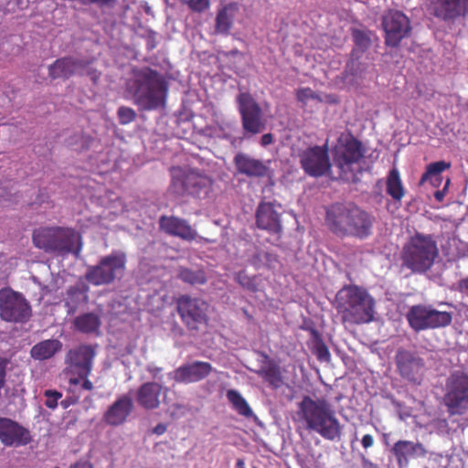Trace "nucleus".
I'll return each mask as SVG.
<instances>
[{
  "instance_id": "1",
  "label": "nucleus",
  "mask_w": 468,
  "mask_h": 468,
  "mask_svg": "<svg viewBox=\"0 0 468 468\" xmlns=\"http://www.w3.org/2000/svg\"><path fill=\"white\" fill-rule=\"evenodd\" d=\"M126 90L139 110L151 112L165 107L169 82L164 74L144 67L133 70V76L126 82Z\"/></svg>"
},
{
  "instance_id": "2",
  "label": "nucleus",
  "mask_w": 468,
  "mask_h": 468,
  "mask_svg": "<svg viewBox=\"0 0 468 468\" xmlns=\"http://www.w3.org/2000/svg\"><path fill=\"white\" fill-rule=\"evenodd\" d=\"M324 223L338 238L365 239L372 234L375 217L354 203H335L326 207Z\"/></svg>"
},
{
  "instance_id": "3",
  "label": "nucleus",
  "mask_w": 468,
  "mask_h": 468,
  "mask_svg": "<svg viewBox=\"0 0 468 468\" xmlns=\"http://www.w3.org/2000/svg\"><path fill=\"white\" fill-rule=\"evenodd\" d=\"M296 414L308 431L330 441L341 440L343 426L336 417L334 407L327 399L303 396L297 404Z\"/></svg>"
},
{
  "instance_id": "4",
  "label": "nucleus",
  "mask_w": 468,
  "mask_h": 468,
  "mask_svg": "<svg viewBox=\"0 0 468 468\" xmlns=\"http://www.w3.org/2000/svg\"><path fill=\"white\" fill-rule=\"evenodd\" d=\"M374 298L358 285L344 286L335 296V309L343 323L349 324H369L375 319Z\"/></svg>"
},
{
  "instance_id": "5",
  "label": "nucleus",
  "mask_w": 468,
  "mask_h": 468,
  "mask_svg": "<svg viewBox=\"0 0 468 468\" xmlns=\"http://www.w3.org/2000/svg\"><path fill=\"white\" fill-rule=\"evenodd\" d=\"M438 256L439 250L433 237L419 232L405 242L400 251L402 267L419 274L430 271Z\"/></svg>"
},
{
  "instance_id": "6",
  "label": "nucleus",
  "mask_w": 468,
  "mask_h": 468,
  "mask_svg": "<svg viewBox=\"0 0 468 468\" xmlns=\"http://www.w3.org/2000/svg\"><path fill=\"white\" fill-rule=\"evenodd\" d=\"M34 245L47 253L78 256L81 250L80 236L72 229L46 227L33 232Z\"/></svg>"
},
{
  "instance_id": "7",
  "label": "nucleus",
  "mask_w": 468,
  "mask_h": 468,
  "mask_svg": "<svg viewBox=\"0 0 468 468\" xmlns=\"http://www.w3.org/2000/svg\"><path fill=\"white\" fill-rule=\"evenodd\" d=\"M442 403L450 416L468 411V373L462 369L450 372L442 386Z\"/></svg>"
},
{
  "instance_id": "8",
  "label": "nucleus",
  "mask_w": 468,
  "mask_h": 468,
  "mask_svg": "<svg viewBox=\"0 0 468 468\" xmlns=\"http://www.w3.org/2000/svg\"><path fill=\"white\" fill-rule=\"evenodd\" d=\"M127 258L122 251H112L102 257L96 265L89 266L85 280L94 286L109 285L123 276Z\"/></svg>"
},
{
  "instance_id": "9",
  "label": "nucleus",
  "mask_w": 468,
  "mask_h": 468,
  "mask_svg": "<svg viewBox=\"0 0 468 468\" xmlns=\"http://www.w3.org/2000/svg\"><path fill=\"white\" fill-rule=\"evenodd\" d=\"M410 328L415 332L446 327L451 324L450 312L439 311L430 304L412 305L406 314Z\"/></svg>"
},
{
  "instance_id": "10",
  "label": "nucleus",
  "mask_w": 468,
  "mask_h": 468,
  "mask_svg": "<svg viewBox=\"0 0 468 468\" xmlns=\"http://www.w3.org/2000/svg\"><path fill=\"white\" fill-rule=\"evenodd\" d=\"M176 312L181 322L190 332H197L208 321V305L197 297L183 294L176 300Z\"/></svg>"
},
{
  "instance_id": "11",
  "label": "nucleus",
  "mask_w": 468,
  "mask_h": 468,
  "mask_svg": "<svg viewBox=\"0 0 468 468\" xmlns=\"http://www.w3.org/2000/svg\"><path fill=\"white\" fill-rule=\"evenodd\" d=\"M394 360L397 372L403 380L413 386L422 384L427 367L424 359L417 352L399 348Z\"/></svg>"
},
{
  "instance_id": "12",
  "label": "nucleus",
  "mask_w": 468,
  "mask_h": 468,
  "mask_svg": "<svg viewBox=\"0 0 468 468\" xmlns=\"http://www.w3.org/2000/svg\"><path fill=\"white\" fill-rule=\"evenodd\" d=\"M0 317L5 322L26 323L31 317V306L22 293L10 288L1 289Z\"/></svg>"
},
{
  "instance_id": "13",
  "label": "nucleus",
  "mask_w": 468,
  "mask_h": 468,
  "mask_svg": "<svg viewBox=\"0 0 468 468\" xmlns=\"http://www.w3.org/2000/svg\"><path fill=\"white\" fill-rule=\"evenodd\" d=\"M364 155L361 142L352 134L338 141L333 152V164L339 169L341 176L353 174V165L357 164Z\"/></svg>"
},
{
  "instance_id": "14",
  "label": "nucleus",
  "mask_w": 468,
  "mask_h": 468,
  "mask_svg": "<svg viewBox=\"0 0 468 468\" xmlns=\"http://www.w3.org/2000/svg\"><path fill=\"white\" fill-rule=\"evenodd\" d=\"M177 172L178 174L173 175L171 182V187L176 195L198 196L202 192L206 193L212 185V181L207 176L197 171L183 172L178 169Z\"/></svg>"
},
{
  "instance_id": "15",
  "label": "nucleus",
  "mask_w": 468,
  "mask_h": 468,
  "mask_svg": "<svg viewBox=\"0 0 468 468\" xmlns=\"http://www.w3.org/2000/svg\"><path fill=\"white\" fill-rule=\"evenodd\" d=\"M382 27L385 32V44L390 48L399 47L411 31L409 17L398 10H388L382 16Z\"/></svg>"
},
{
  "instance_id": "16",
  "label": "nucleus",
  "mask_w": 468,
  "mask_h": 468,
  "mask_svg": "<svg viewBox=\"0 0 468 468\" xmlns=\"http://www.w3.org/2000/svg\"><path fill=\"white\" fill-rule=\"evenodd\" d=\"M95 356L96 350L91 345H80L70 348L65 356L66 369L80 378L89 377Z\"/></svg>"
},
{
  "instance_id": "17",
  "label": "nucleus",
  "mask_w": 468,
  "mask_h": 468,
  "mask_svg": "<svg viewBox=\"0 0 468 468\" xmlns=\"http://www.w3.org/2000/svg\"><path fill=\"white\" fill-rule=\"evenodd\" d=\"M299 157L302 168L310 176H323L332 166L327 148L318 145L305 149Z\"/></svg>"
},
{
  "instance_id": "18",
  "label": "nucleus",
  "mask_w": 468,
  "mask_h": 468,
  "mask_svg": "<svg viewBox=\"0 0 468 468\" xmlns=\"http://www.w3.org/2000/svg\"><path fill=\"white\" fill-rule=\"evenodd\" d=\"M428 10L444 23H454L468 16V0H429Z\"/></svg>"
},
{
  "instance_id": "19",
  "label": "nucleus",
  "mask_w": 468,
  "mask_h": 468,
  "mask_svg": "<svg viewBox=\"0 0 468 468\" xmlns=\"http://www.w3.org/2000/svg\"><path fill=\"white\" fill-rule=\"evenodd\" d=\"M242 126L246 132L257 133L261 126V110L253 97L248 92H241L237 97Z\"/></svg>"
},
{
  "instance_id": "20",
  "label": "nucleus",
  "mask_w": 468,
  "mask_h": 468,
  "mask_svg": "<svg viewBox=\"0 0 468 468\" xmlns=\"http://www.w3.org/2000/svg\"><path fill=\"white\" fill-rule=\"evenodd\" d=\"M33 441L30 431L18 422L0 418V441L6 447H21Z\"/></svg>"
},
{
  "instance_id": "21",
  "label": "nucleus",
  "mask_w": 468,
  "mask_h": 468,
  "mask_svg": "<svg viewBox=\"0 0 468 468\" xmlns=\"http://www.w3.org/2000/svg\"><path fill=\"white\" fill-rule=\"evenodd\" d=\"M213 367L210 363L205 361H194L192 363L183 364L173 372L169 377L176 383L190 384L199 382L207 378L212 372Z\"/></svg>"
},
{
  "instance_id": "22",
  "label": "nucleus",
  "mask_w": 468,
  "mask_h": 468,
  "mask_svg": "<svg viewBox=\"0 0 468 468\" xmlns=\"http://www.w3.org/2000/svg\"><path fill=\"white\" fill-rule=\"evenodd\" d=\"M159 228L165 234L186 241H193L197 237V232L187 220L176 216H161Z\"/></svg>"
},
{
  "instance_id": "23",
  "label": "nucleus",
  "mask_w": 468,
  "mask_h": 468,
  "mask_svg": "<svg viewBox=\"0 0 468 468\" xmlns=\"http://www.w3.org/2000/svg\"><path fill=\"white\" fill-rule=\"evenodd\" d=\"M391 452L399 468L408 467L410 459L424 458L427 455V450L421 442L407 440L396 441L391 448Z\"/></svg>"
},
{
  "instance_id": "24",
  "label": "nucleus",
  "mask_w": 468,
  "mask_h": 468,
  "mask_svg": "<svg viewBox=\"0 0 468 468\" xmlns=\"http://www.w3.org/2000/svg\"><path fill=\"white\" fill-rule=\"evenodd\" d=\"M168 392V388L161 384L150 381L139 387L136 393V401L139 406L145 410H155L161 404L160 397L164 396V401Z\"/></svg>"
},
{
  "instance_id": "25",
  "label": "nucleus",
  "mask_w": 468,
  "mask_h": 468,
  "mask_svg": "<svg viewBox=\"0 0 468 468\" xmlns=\"http://www.w3.org/2000/svg\"><path fill=\"white\" fill-rule=\"evenodd\" d=\"M133 408V399L129 396L123 395L109 407L104 413L103 420L111 426H119L127 420Z\"/></svg>"
},
{
  "instance_id": "26",
  "label": "nucleus",
  "mask_w": 468,
  "mask_h": 468,
  "mask_svg": "<svg viewBox=\"0 0 468 468\" xmlns=\"http://www.w3.org/2000/svg\"><path fill=\"white\" fill-rule=\"evenodd\" d=\"M86 61L82 59L74 58L72 57H64L58 58L54 63L48 67V75L52 80L56 79H69L79 69L86 67Z\"/></svg>"
},
{
  "instance_id": "27",
  "label": "nucleus",
  "mask_w": 468,
  "mask_h": 468,
  "mask_svg": "<svg viewBox=\"0 0 468 468\" xmlns=\"http://www.w3.org/2000/svg\"><path fill=\"white\" fill-rule=\"evenodd\" d=\"M265 382L274 389L289 388L288 372L285 367L271 360L265 355Z\"/></svg>"
},
{
  "instance_id": "28",
  "label": "nucleus",
  "mask_w": 468,
  "mask_h": 468,
  "mask_svg": "<svg viewBox=\"0 0 468 468\" xmlns=\"http://www.w3.org/2000/svg\"><path fill=\"white\" fill-rule=\"evenodd\" d=\"M89 291V286L81 282L70 286L67 290L65 306L68 308L67 312L69 314H74L80 305L88 303Z\"/></svg>"
},
{
  "instance_id": "29",
  "label": "nucleus",
  "mask_w": 468,
  "mask_h": 468,
  "mask_svg": "<svg viewBox=\"0 0 468 468\" xmlns=\"http://www.w3.org/2000/svg\"><path fill=\"white\" fill-rule=\"evenodd\" d=\"M234 165L239 174L247 176H261L263 175V163L250 155L238 153L234 157Z\"/></svg>"
},
{
  "instance_id": "30",
  "label": "nucleus",
  "mask_w": 468,
  "mask_h": 468,
  "mask_svg": "<svg viewBox=\"0 0 468 468\" xmlns=\"http://www.w3.org/2000/svg\"><path fill=\"white\" fill-rule=\"evenodd\" d=\"M61 347L62 344L59 340L47 339L33 346L30 355L35 360H47L51 358Z\"/></svg>"
},
{
  "instance_id": "31",
  "label": "nucleus",
  "mask_w": 468,
  "mask_h": 468,
  "mask_svg": "<svg viewBox=\"0 0 468 468\" xmlns=\"http://www.w3.org/2000/svg\"><path fill=\"white\" fill-rule=\"evenodd\" d=\"M451 166L452 164L446 161H438L429 164L426 166V171L422 174L419 184L422 186L426 182L430 181L433 186H440L442 182L441 174L443 171L450 169Z\"/></svg>"
},
{
  "instance_id": "32",
  "label": "nucleus",
  "mask_w": 468,
  "mask_h": 468,
  "mask_svg": "<svg viewBox=\"0 0 468 468\" xmlns=\"http://www.w3.org/2000/svg\"><path fill=\"white\" fill-rule=\"evenodd\" d=\"M386 192L391 198L398 203H400L405 196V188L400 178L399 172L397 168H392L387 176L386 180Z\"/></svg>"
},
{
  "instance_id": "33",
  "label": "nucleus",
  "mask_w": 468,
  "mask_h": 468,
  "mask_svg": "<svg viewBox=\"0 0 468 468\" xmlns=\"http://www.w3.org/2000/svg\"><path fill=\"white\" fill-rule=\"evenodd\" d=\"M101 324L100 316L94 313L82 314L78 315L73 321L75 330L82 334L96 333L101 327Z\"/></svg>"
},
{
  "instance_id": "34",
  "label": "nucleus",
  "mask_w": 468,
  "mask_h": 468,
  "mask_svg": "<svg viewBox=\"0 0 468 468\" xmlns=\"http://www.w3.org/2000/svg\"><path fill=\"white\" fill-rule=\"evenodd\" d=\"M226 396L232 408L240 416H243L247 419L253 418L255 420H257V417L253 414L251 408L238 390L229 389L227 391Z\"/></svg>"
},
{
  "instance_id": "35",
  "label": "nucleus",
  "mask_w": 468,
  "mask_h": 468,
  "mask_svg": "<svg viewBox=\"0 0 468 468\" xmlns=\"http://www.w3.org/2000/svg\"><path fill=\"white\" fill-rule=\"evenodd\" d=\"M177 278L192 286L204 285L207 282L206 271L203 269L192 270L181 267L178 269Z\"/></svg>"
},
{
  "instance_id": "36",
  "label": "nucleus",
  "mask_w": 468,
  "mask_h": 468,
  "mask_svg": "<svg viewBox=\"0 0 468 468\" xmlns=\"http://www.w3.org/2000/svg\"><path fill=\"white\" fill-rule=\"evenodd\" d=\"M313 352L321 362H329L331 354L322 335L314 329L312 330Z\"/></svg>"
},
{
  "instance_id": "37",
  "label": "nucleus",
  "mask_w": 468,
  "mask_h": 468,
  "mask_svg": "<svg viewBox=\"0 0 468 468\" xmlns=\"http://www.w3.org/2000/svg\"><path fill=\"white\" fill-rule=\"evenodd\" d=\"M355 45L361 51H366L371 46L370 31L367 29H352Z\"/></svg>"
},
{
  "instance_id": "38",
  "label": "nucleus",
  "mask_w": 468,
  "mask_h": 468,
  "mask_svg": "<svg viewBox=\"0 0 468 468\" xmlns=\"http://www.w3.org/2000/svg\"><path fill=\"white\" fill-rule=\"evenodd\" d=\"M231 24L232 22L228 15L227 9L223 8L219 10L216 17V31L226 34L230 29Z\"/></svg>"
},
{
  "instance_id": "39",
  "label": "nucleus",
  "mask_w": 468,
  "mask_h": 468,
  "mask_svg": "<svg viewBox=\"0 0 468 468\" xmlns=\"http://www.w3.org/2000/svg\"><path fill=\"white\" fill-rule=\"evenodd\" d=\"M117 116L119 122L122 125L128 124L136 119V112L133 109L126 106H121L118 109Z\"/></svg>"
},
{
  "instance_id": "40",
  "label": "nucleus",
  "mask_w": 468,
  "mask_h": 468,
  "mask_svg": "<svg viewBox=\"0 0 468 468\" xmlns=\"http://www.w3.org/2000/svg\"><path fill=\"white\" fill-rule=\"evenodd\" d=\"M46 397L45 405L47 408L55 410L58 407V401L62 398V393L53 389H47L44 392Z\"/></svg>"
},
{
  "instance_id": "41",
  "label": "nucleus",
  "mask_w": 468,
  "mask_h": 468,
  "mask_svg": "<svg viewBox=\"0 0 468 468\" xmlns=\"http://www.w3.org/2000/svg\"><path fill=\"white\" fill-rule=\"evenodd\" d=\"M193 12L201 13L207 9L210 5L209 0H181Z\"/></svg>"
},
{
  "instance_id": "42",
  "label": "nucleus",
  "mask_w": 468,
  "mask_h": 468,
  "mask_svg": "<svg viewBox=\"0 0 468 468\" xmlns=\"http://www.w3.org/2000/svg\"><path fill=\"white\" fill-rule=\"evenodd\" d=\"M296 97L303 103H306L309 100H320L319 96L311 88L299 89Z\"/></svg>"
},
{
  "instance_id": "43",
  "label": "nucleus",
  "mask_w": 468,
  "mask_h": 468,
  "mask_svg": "<svg viewBox=\"0 0 468 468\" xmlns=\"http://www.w3.org/2000/svg\"><path fill=\"white\" fill-rule=\"evenodd\" d=\"M235 280L243 287H246L251 291H255L256 287L253 282V280L249 277L245 271H241L236 273Z\"/></svg>"
},
{
  "instance_id": "44",
  "label": "nucleus",
  "mask_w": 468,
  "mask_h": 468,
  "mask_svg": "<svg viewBox=\"0 0 468 468\" xmlns=\"http://www.w3.org/2000/svg\"><path fill=\"white\" fill-rule=\"evenodd\" d=\"M361 444L364 449H368L374 445V438L371 434H365L361 439Z\"/></svg>"
},
{
  "instance_id": "45",
  "label": "nucleus",
  "mask_w": 468,
  "mask_h": 468,
  "mask_svg": "<svg viewBox=\"0 0 468 468\" xmlns=\"http://www.w3.org/2000/svg\"><path fill=\"white\" fill-rule=\"evenodd\" d=\"M263 213V200L260 201L257 207L256 218H257V226L260 229H262L261 225V215Z\"/></svg>"
},
{
  "instance_id": "46",
  "label": "nucleus",
  "mask_w": 468,
  "mask_h": 468,
  "mask_svg": "<svg viewBox=\"0 0 468 468\" xmlns=\"http://www.w3.org/2000/svg\"><path fill=\"white\" fill-rule=\"evenodd\" d=\"M450 184V179L448 178L445 184V186L442 190H438L434 193V197L437 201L441 202L445 197L446 189Z\"/></svg>"
},
{
  "instance_id": "47",
  "label": "nucleus",
  "mask_w": 468,
  "mask_h": 468,
  "mask_svg": "<svg viewBox=\"0 0 468 468\" xmlns=\"http://www.w3.org/2000/svg\"><path fill=\"white\" fill-rule=\"evenodd\" d=\"M271 219H272L271 226L268 227L265 225V229L271 228L274 231H278L281 229L280 222H279V215L277 213H275L274 215L271 216Z\"/></svg>"
},
{
  "instance_id": "48",
  "label": "nucleus",
  "mask_w": 468,
  "mask_h": 468,
  "mask_svg": "<svg viewBox=\"0 0 468 468\" xmlns=\"http://www.w3.org/2000/svg\"><path fill=\"white\" fill-rule=\"evenodd\" d=\"M166 429L167 427L165 424L159 423L153 429V432L157 435H162L166 431Z\"/></svg>"
},
{
  "instance_id": "49",
  "label": "nucleus",
  "mask_w": 468,
  "mask_h": 468,
  "mask_svg": "<svg viewBox=\"0 0 468 468\" xmlns=\"http://www.w3.org/2000/svg\"><path fill=\"white\" fill-rule=\"evenodd\" d=\"M83 382L81 384V387L83 389H86V390H92L93 389V384L90 380L88 379V377H85V378H80Z\"/></svg>"
},
{
  "instance_id": "50",
  "label": "nucleus",
  "mask_w": 468,
  "mask_h": 468,
  "mask_svg": "<svg viewBox=\"0 0 468 468\" xmlns=\"http://www.w3.org/2000/svg\"><path fill=\"white\" fill-rule=\"evenodd\" d=\"M69 468H92L90 464L83 462H78L70 465Z\"/></svg>"
},
{
  "instance_id": "51",
  "label": "nucleus",
  "mask_w": 468,
  "mask_h": 468,
  "mask_svg": "<svg viewBox=\"0 0 468 468\" xmlns=\"http://www.w3.org/2000/svg\"><path fill=\"white\" fill-rule=\"evenodd\" d=\"M459 289L461 291H468V277L464 278V279H462L460 282H459Z\"/></svg>"
},
{
  "instance_id": "52",
  "label": "nucleus",
  "mask_w": 468,
  "mask_h": 468,
  "mask_svg": "<svg viewBox=\"0 0 468 468\" xmlns=\"http://www.w3.org/2000/svg\"><path fill=\"white\" fill-rule=\"evenodd\" d=\"M272 135L271 133H265V145L271 144Z\"/></svg>"
},
{
  "instance_id": "53",
  "label": "nucleus",
  "mask_w": 468,
  "mask_h": 468,
  "mask_svg": "<svg viewBox=\"0 0 468 468\" xmlns=\"http://www.w3.org/2000/svg\"><path fill=\"white\" fill-rule=\"evenodd\" d=\"M80 379H81V378H80V377H79V376H78V378H71L69 379V383H70L71 385H78V384H80Z\"/></svg>"
},
{
  "instance_id": "54",
  "label": "nucleus",
  "mask_w": 468,
  "mask_h": 468,
  "mask_svg": "<svg viewBox=\"0 0 468 468\" xmlns=\"http://www.w3.org/2000/svg\"><path fill=\"white\" fill-rule=\"evenodd\" d=\"M60 405L64 408V409H67L69 405H70V401L67 399H64L60 402Z\"/></svg>"
},
{
  "instance_id": "55",
  "label": "nucleus",
  "mask_w": 468,
  "mask_h": 468,
  "mask_svg": "<svg viewBox=\"0 0 468 468\" xmlns=\"http://www.w3.org/2000/svg\"><path fill=\"white\" fill-rule=\"evenodd\" d=\"M236 468H245L244 462L241 459L237 461Z\"/></svg>"
},
{
  "instance_id": "56",
  "label": "nucleus",
  "mask_w": 468,
  "mask_h": 468,
  "mask_svg": "<svg viewBox=\"0 0 468 468\" xmlns=\"http://www.w3.org/2000/svg\"><path fill=\"white\" fill-rule=\"evenodd\" d=\"M271 208V203H265V208H264V211H265V215L267 214V212Z\"/></svg>"
},
{
  "instance_id": "57",
  "label": "nucleus",
  "mask_w": 468,
  "mask_h": 468,
  "mask_svg": "<svg viewBox=\"0 0 468 468\" xmlns=\"http://www.w3.org/2000/svg\"><path fill=\"white\" fill-rule=\"evenodd\" d=\"M388 433H384V434H383V439H384V443H385V444H388V441H388Z\"/></svg>"
},
{
  "instance_id": "58",
  "label": "nucleus",
  "mask_w": 468,
  "mask_h": 468,
  "mask_svg": "<svg viewBox=\"0 0 468 468\" xmlns=\"http://www.w3.org/2000/svg\"><path fill=\"white\" fill-rule=\"evenodd\" d=\"M98 76L96 75V72H94V75L92 76V80L95 81Z\"/></svg>"
},
{
  "instance_id": "59",
  "label": "nucleus",
  "mask_w": 468,
  "mask_h": 468,
  "mask_svg": "<svg viewBox=\"0 0 468 468\" xmlns=\"http://www.w3.org/2000/svg\"><path fill=\"white\" fill-rule=\"evenodd\" d=\"M263 140H264V137L262 136L261 141V144H263Z\"/></svg>"
},
{
  "instance_id": "60",
  "label": "nucleus",
  "mask_w": 468,
  "mask_h": 468,
  "mask_svg": "<svg viewBox=\"0 0 468 468\" xmlns=\"http://www.w3.org/2000/svg\"><path fill=\"white\" fill-rule=\"evenodd\" d=\"M55 468H59V467H58V466H57V467H55Z\"/></svg>"
}]
</instances>
